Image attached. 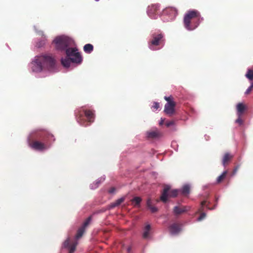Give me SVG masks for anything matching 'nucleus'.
Instances as JSON below:
<instances>
[{"instance_id":"obj_3","label":"nucleus","mask_w":253,"mask_h":253,"mask_svg":"<svg viewBox=\"0 0 253 253\" xmlns=\"http://www.w3.org/2000/svg\"><path fill=\"white\" fill-rule=\"evenodd\" d=\"M75 115L77 123L81 126H87L94 122V111L87 109L82 106L75 110Z\"/></svg>"},{"instance_id":"obj_46","label":"nucleus","mask_w":253,"mask_h":253,"mask_svg":"<svg viewBox=\"0 0 253 253\" xmlns=\"http://www.w3.org/2000/svg\"><path fill=\"white\" fill-rule=\"evenodd\" d=\"M218 197H217V198H215V201H216V202H217V201L218 200Z\"/></svg>"},{"instance_id":"obj_28","label":"nucleus","mask_w":253,"mask_h":253,"mask_svg":"<svg viewBox=\"0 0 253 253\" xmlns=\"http://www.w3.org/2000/svg\"><path fill=\"white\" fill-rule=\"evenodd\" d=\"M141 201L142 199L139 197H135L131 200L132 203H135V206H140Z\"/></svg>"},{"instance_id":"obj_10","label":"nucleus","mask_w":253,"mask_h":253,"mask_svg":"<svg viewBox=\"0 0 253 253\" xmlns=\"http://www.w3.org/2000/svg\"><path fill=\"white\" fill-rule=\"evenodd\" d=\"M78 242H70V238L68 237L62 243L61 248L68 251V253H74Z\"/></svg>"},{"instance_id":"obj_37","label":"nucleus","mask_w":253,"mask_h":253,"mask_svg":"<svg viewBox=\"0 0 253 253\" xmlns=\"http://www.w3.org/2000/svg\"><path fill=\"white\" fill-rule=\"evenodd\" d=\"M174 125V122L173 121H167L165 123V125L167 127H169Z\"/></svg>"},{"instance_id":"obj_5","label":"nucleus","mask_w":253,"mask_h":253,"mask_svg":"<svg viewBox=\"0 0 253 253\" xmlns=\"http://www.w3.org/2000/svg\"><path fill=\"white\" fill-rule=\"evenodd\" d=\"M66 56L61 58V63L65 68L70 67L71 64H80L83 61V57L76 47H70L65 52Z\"/></svg>"},{"instance_id":"obj_2","label":"nucleus","mask_w":253,"mask_h":253,"mask_svg":"<svg viewBox=\"0 0 253 253\" xmlns=\"http://www.w3.org/2000/svg\"><path fill=\"white\" fill-rule=\"evenodd\" d=\"M55 141V138L52 133L39 129L32 130L27 137L28 146L39 152L47 150Z\"/></svg>"},{"instance_id":"obj_9","label":"nucleus","mask_w":253,"mask_h":253,"mask_svg":"<svg viewBox=\"0 0 253 253\" xmlns=\"http://www.w3.org/2000/svg\"><path fill=\"white\" fill-rule=\"evenodd\" d=\"M146 12L148 16L151 19H156L159 17H161L162 11L160 10V4L156 3L149 5Z\"/></svg>"},{"instance_id":"obj_32","label":"nucleus","mask_w":253,"mask_h":253,"mask_svg":"<svg viewBox=\"0 0 253 253\" xmlns=\"http://www.w3.org/2000/svg\"><path fill=\"white\" fill-rule=\"evenodd\" d=\"M241 116H238V119L236 120V123L238 124L239 126H241L243 124V120L241 118Z\"/></svg>"},{"instance_id":"obj_39","label":"nucleus","mask_w":253,"mask_h":253,"mask_svg":"<svg viewBox=\"0 0 253 253\" xmlns=\"http://www.w3.org/2000/svg\"><path fill=\"white\" fill-rule=\"evenodd\" d=\"M221 182V174H220L217 178L216 183H220Z\"/></svg>"},{"instance_id":"obj_40","label":"nucleus","mask_w":253,"mask_h":253,"mask_svg":"<svg viewBox=\"0 0 253 253\" xmlns=\"http://www.w3.org/2000/svg\"><path fill=\"white\" fill-rule=\"evenodd\" d=\"M228 173V171L227 170L226 171H224L222 172V180H223V179L225 177V176H226L227 174Z\"/></svg>"},{"instance_id":"obj_25","label":"nucleus","mask_w":253,"mask_h":253,"mask_svg":"<svg viewBox=\"0 0 253 253\" xmlns=\"http://www.w3.org/2000/svg\"><path fill=\"white\" fill-rule=\"evenodd\" d=\"M169 197H176L179 193H180L179 189H173L171 191H169Z\"/></svg>"},{"instance_id":"obj_11","label":"nucleus","mask_w":253,"mask_h":253,"mask_svg":"<svg viewBox=\"0 0 253 253\" xmlns=\"http://www.w3.org/2000/svg\"><path fill=\"white\" fill-rule=\"evenodd\" d=\"M34 29L35 31L40 35L42 36L41 39L38 40L37 41V40H34V43H35V46L37 48H41L43 47L46 42V38L45 36L44 35L43 32L42 31H38L36 29V26H34Z\"/></svg>"},{"instance_id":"obj_4","label":"nucleus","mask_w":253,"mask_h":253,"mask_svg":"<svg viewBox=\"0 0 253 253\" xmlns=\"http://www.w3.org/2000/svg\"><path fill=\"white\" fill-rule=\"evenodd\" d=\"M165 42V34L163 32L158 30L151 31L150 39L148 42V46L151 50H160L164 46Z\"/></svg>"},{"instance_id":"obj_8","label":"nucleus","mask_w":253,"mask_h":253,"mask_svg":"<svg viewBox=\"0 0 253 253\" xmlns=\"http://www.w3.org/2000/svg\"><path fill=\"white\" fill-rule=\"evenodd\" d=\"M177 15V9L173 7H168L162 11V20L164 22H169L175 19Z\"/></svg>"},{"instance_id":"obj_24","label":"nucleus","mask_w":253,"mask_h":253,"mask_svg":"<svg viewBox=\"0 0 253 253\" xmlns=\"http://www.w3.org/2000/svg\"><path fill=\"white\" fill-rule=\"evenodd\" d=\"M93 50V46L90 43H87L84 45V51L87 54L91 53Z\"/></svg>"},{"instance_id":"obj_26","label":"nucleus","mask_w":253,"mask_h":253,"mask_svg":"<svg viewBox=\"0 0 253 253\" xmlns=\"http://www.w3.org/2000/svg\"><path fill=\"white\" fill-rule=\"evenodd\" d=\"M246 77L250 81L253 80V70L248 69L245 75Z\"/></svg>"},{"instance_id":"obj_17","label":"nucleus","mask_w":253,"mask_h":253,"mask_svg":"<svg viewBox=\"0 0 253 253\" xmlns=\"http://www.w3.org/2000/svg\"><path fill=\"white\" fill-rule=\"evenodd\" d=\"M105 175H103L101 177L98 178L94 182L90 184V188L92 190L96 189L97 187H98L100 183L105 180Z\"/></svg>"},{"instance_id":"obj_6","label":"nucleus","mask_w":253,"mask_h":253,"mask_svg":"<svg viewBox=\"0 0 253 253\" xmlns=\"http://www.w3.org/2000/svg\"><path fill=\"white\" fill-rule=\"evenodd\" d=\"M203 20L196 10H190L184 16L183 24L186 30L192 31L196 29Z\"/></svg>"},{"instance_id":"obj_38","label":"nucleus","mask_w":253,"mask_h":253,"mask_svg":"<svg viewBox=\"0 0 253 253\" xmlns=\"http://www.w3.org/2000/svg\"><path fill=\"white\" fill-rule=\"evenodd\" d=\"M116 192V188L115 187H112L109 190V193L110 194H114Z\"/></svg>"},{"instance_id":"obj_15","label":"nucleus","mask_w":253,"mask_h":253,"mask_svg":"<svg viewBox=\"0 0 253 253\" xmlns=\"http://www.w3.org/2000/svg\"><path fill=\"white\" fill-rule=\"evenodd\" d=\"M210 203L208 200L202 201L201 203L200 208L198 209L197 212L202 211L204 210L205 208L211 210L214 209L216 207V205H215L213 207L211 208L210 207Z\"/></svg>"},{"instance_id":"obj_45","label":"nucleus","mask_w":253,"mask_h":253,"mask_svg":"<svg viewBox=\"0 0 253 253\" xmlns=\"http://www.w3.org/2000/svg\"><path fill=\"white\" fill-rule=\"evenodd\" d=\"M205 139L207 140H208V138H207V137H209V136H207L206 135H205Z\"/></svg>"},{"instance_id":"obj_36","label":"nucleus","mask_w":253,"mask_h":253,"mask_svg":"<svg viewBox=\"0 0 253 253\" xmlns=\"http://www.w3.org/2000/svg\"><path fill=\"white\" fill-rule=\"evenodd\" d=\"M152 202L151 199H150V198L148 199L146 201V206H147V208H149L150 207L152 206Z\"/></svg>"},{"instance_id":"obj_44","label":"nucleus","mask_w":253,"mask_h":253,"mask_svg":"<svg viewBox=\"0 0 253 253\" xmlns=\"http://www.w3.org/2000/svg\"><path fill=\"white\" fill-rule=\"evenodd\" d=\"M127 252L129 253L130 251V250H131V248L130 247H128L127 249Z\"/></svg>"},{"instance_id":"obj_31","label":"nucleus","mask_w":253,"mask_h":253,"mask_svg":"<svg viewBox=\"0 0 253 253\" xmlns=\"http://www.w3.org/2000/svg\"><path fill=\"white\" fill-rule=\"evenodd\" d=\"M91 221V216H89L85 220V221L84 222V223H83V224L82 227H84V228H85L90 223Z\"/></svg>"},{"instance_id":"obj_34","label":"nucleus","mask_w":253,"mask_h":253,"mask_svg":"<svg viewBox=\"0 0 253 253\" xmlns=\"http://www.w3.org/2000/svg\"><path fill=\"white\" fill-rule=\"evenodd\" d=\"M151 211L152 213L156 212L158 211V208L156 207L151 206L148 208Z\"/></svg>"},{"instance_id":"obj_43","label":"nucleus","mask_w":253,"mask_h":253,"mask_svg":"<svg viewBox=\"0 0 253 253\" xmlns=\"http://www.w3.org/2000/svg\"><path fill=\"white\" fill-rule=\"evenodd\" d=\"M209 186V184L205 185L203 186V188H208Z\"/></svg>"},{"instance_id":"obj_22","label":"nucleus","mask_w":253,"mask_h":253,"mask_svg":"<svg viewBox=\"0 0 253 253\" xmlns=\"http://www.w3.org/2000/svg\"><path fill=\"white\" fill-rule=\"evenodd\" d=\"M180 193L182 195H187L190 193V185L185 184L181 188L179 189Z\"/></svg>"},{"instance_id":"obj_48","label":"nucleus","mask_w":253,"mask_h":253,"mask_svg":"<svg viewBox=\"0 0 253 253\" xmlns=\"http://www.w3.org/2000/svg\"><path fill=\"white\" fill-rule=\"evenodd\" d=\"M176 144V142H172V145H174V144Z\"/></svg>"},{"instance_id":"obj_41","label":"nucleus","mask_w":253,"mask_h":253,"mask_svg":"<svg viewBox=\"0 0 253 253\" xmlns=\"http://www.w3.org/2000/svg\"><path fill=\"white\" fill-rule=\"evenodd\" d=\"M164 121H165V119L161 118L160 121H159V125H162L164 123Z\"/></svg>"},{"instance_id":"obj_13","label":"nucleus","mask_w":253,"mask_h":253,"mask_svg":"<svg viewBox=\"0 0 253 253\" xmlns=\"http://www.w3.org/2000/svg\"><path fill=\"white\" fill-rule=\"evenodd\" d=\"M170 189V186L169 185H166L163 191L162 192V194L160 197V200L163 202V203H166L168 201V197H169V190Z\"/></svg>"},{"instance_id":"obj_14","label":"nucleus","mask_w":253,"mask_h":253,"mask_svg":"<svg viewBox=\"0 0 253 253\" xmlns=\"http://www.w3.org/2000/svg\"><path fill=\"white\" fill-rule=\"evenodd\" d=\"M181 230V227L176 223H173L169 226V232L171 235H177Z\"/></svg>"},{"instance_id":"obj_29","label":"nucleus","mask_w":253,"mask_h":253,"mask_svg":"<svg viewBox=\"0 0 253 253\" xmlns=\"http://www.w3.org/2000/svg\"><path fill=\"white\" fill-rule=\"evenodd\" d=\"M207 216V214L205 212H202L199 216L197 218V221H201L204 220Z\"/></svg>"},{"instance_id":"obj_1","label":"nucleus","mask_w":253,"mask_h":253,"mask_svg":"<svg viewBox=\"0 0 253 253\" xmlns=\"http://www.w3.org/2000/svg\"><path fill=\"white\" fill-rule=\"evenodd\" d=\"M28 68L36 78H44L58 72L54 58L46 54L35 56L29 63Z\"/></svg>"},{"instance_id":"obj_7","label":"nucleus","mask_w":253,"mask_h":253,"mask_svg":"<svg viewBox=\"0 0 253 253\" xmlns=\"http://www.w3.org/2000/svg\"><path fill=\"white\" fill-rule=\"evenodd\" d=\"M72 41L71 38L65 35H61L56 37L53 40L55 44L56 50L61 52H66L70 48V44Z\"/></svg>"},{"instance_id":"obj_49","label":"nucleus","mask_w":253,"mask_h":253,"mask_svg":"<svg viewBox=\"0 0 253 253\" xmlns=\"http://www.w3.org/2000/svg\"><path fill=\"white\" fill-rule=\"evenodd\" d=\"M96 1H98L99 0H94Z\"/></svg>"},{"instance_id":"obj_12","label":"nucleus","mask_w":253,"mask_h":253,"mask_svg":"<svg viewBox=\"0 0 253 253\" xmlns=\"http://www.w3.org/2000/svg\"><path fill=\"white\" fill-rule=\"evenodd\" d=\"M175 105V104L174 102H167L165 105L164 112L167 115H172L175 111V109H174Z\"/></svg>"},{"instance_id":"obj_21","label":"nucleus","mask_w":253,"mask_h":253,"mask_svg":"<svg viewBox=\"0 0 253 253\" xmlns=\"http://www.w3.org/2000/svg\"><path fill=\"white\" fill-rule=\"evenodd\" d=\"M233 156L230 153H226L224 154L222 160V163L224 166L228 164L230 161L233 158Z\"/></svg>"},{"instance_id":"obj_18","label":"nucleus","mask_w":253,"mask_h":253,"mask_svg":"<svg viewBox=\"0 0 253 253\" xmlns=\"http://www.w3.org/2000/svg\"><path fill=\"white\" fill-rule=\"evenodd\" d=\"M146 134L148 138L158 139L161 136V133L158 130L147 131Z\"/></svg>"},{"instance_id":"obj_47","label":"nucleus","mask_w":253,"mask_h":253,"mask_svg":"<svg viewBox=\"0 0 253 253\" xmlns=\"http://www.w3.org/2000/svg\"><path fill=\"white\" fill-rule=\"evenodd\" d=\"M105 211V210H102L100 211V212H104Z\"/></svg>"},{"instance_id":"obj_35","label":"nucleus","mask_w":253,"mask_h":253,"mask_svg":"<svg viewBox=\"0 0 253 253\" xmlns=\"http://www.w3.org/2000/svg\"><path fill=\"white\" fill-rule=\"evenodd\" d=\"M253 88V83H252L251 86L246 91L245 93L246 94H249V93H250V92L252 91Z\"/></svg>"},{"instance_id":"obj_27","label":"nucleus","mask_w":253,"mask_h":253,"mask_svg":"<svg viewBox=\"0 0 253 253\" xmlns=\"http://www.w3.org/2000/svg\"><path fill=\"white\" fill-rule=\"evenodd\" d=\"M84 227H81L78 230L77 235H76V239H79L83 236L84 232Z\"/></svg>"},{"instance_id":"obj_30","label":"nucleus","mask_w":253,"mask_h":253,"mask_svg":"<svg viewBox=\"0 0 253 253\" xmlns=\"http://www.w3.org/2000/svg\"><path fill=\"white\" fill-rule=\"evenodd\" d=\"M160 108V103L157 102H154L153 105L151 107V109L153 111H156Z\"/></svg>"},{"instance_id":"obj_20","label":"nucleus","mask_w":253,"mask_h":253,"mask_svg":"<svg viewBox=\"0 0 253 253\" xmlns=\"http://www.w3.org/2000/svg\"><path fill=\"white\" fill-rule=\"evenodd\" d=\"M151 229V226L149 224H147L143 228V232L142 233L143 238L146 239L149 238V235Z\"/></svg>"},{"instance_id":"obj_19","label":"nucleus","mask_w":253,"mask_h":253,"mask_svg":"<svg viewBox=\"0 0 253 253\" xmlns=\"http://www.w3.org/2000/svg\"><path fill=\"white\" fill-rule=\"evenodd\" d=\"M237 115H242L246 109V105L242 103H239L237 105Z\"/></svg>"},{"instance_id":"obj_16","label":"nucleus","mask_w":253,"mask_h":253,"mask_svg":"<svg viewBox=\"0 0 253 253\" xmlns=\"http://www.w3.org/2000/svg\"><path fill=\"white\" fill-rule=\"evenodd\" d=\"M125 200V197H122L117 199L115 202L111 203L107 207V210H110L114 208L120 206Z\"/></svg>"},{"instance_id":"obj_33","label":"nucleus","mask_w":253,"mask_h":253,"mask_svg":"<svg viewBox=\"0 0 253 253\" xmlns=\"http://www.w3.org/2000/svg\"><path fill=\"white\" fill-rule=\"evenodd\" d=\"M164 99H165V100H166L167 101V102H174L173 101V99H172V96L171 95L169 96H165L164 97Z\"/></svg>"},{"instance_id":"obj_23","label":"nucleus","mask_w":253,"mask_h":253,"mask_svg":"<svg viewBox=\"0 0 253 253\" xmlns=\"http://www.w3.org/2000/svg\"><path fill=\"white\" fill-rule=\"evenodd\" d=\"M187 211V210L185 207L183 208H180L178 206H175L173 209V212L175 215H179L182 213L186 212Z\"/></svg>"},{"instance_id":"obj_42","label":"nucleus","mask_w":253,"mask_h":253,"mask_svg":"<svg viewBox=\"0 0 253 253\" xmlns=\"http://www.w3.org/2000/svg\"><path fill=\"white\" fill-rule=\"evenodd\" d=\"M236 172V170H234L232 172V173L230 174V176H232Z\"/></svg>"}]
</instances>
